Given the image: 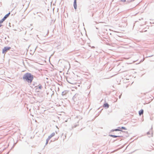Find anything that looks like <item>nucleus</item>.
Wrapping results in <instances>:
<instances>
[{
    "label": "nucleus",
    "mask_w": 154,
    "mask_h": 154,
    "mask_svg": "<svg viewBox=\"0 0 154 154\" xmlns=\"http://www.w3.org/2000/svg\"><path fill=\"white\" fill-rule=\"evenodd\" d=\"M23 79L24 81L31 83L33 80V76L31 74L27 73L23 75Z\"/></svg>",
    "instance_id": "nucleus-1"
},
{
    "label": "nucleus",
    "mask_w": 154,
    "mask_h": 154,
    "mask_svg": "<svg viewBox=\"0 0 154 154\" xmlns=\"http://www.w3.org/2000/svg\"><path fill=\"white\" fill-rule=\"evenodd\" d=\"M11 49L10 47H5L3 48L2 50V53L3 54H5L9 50Z\"/></svg>",
    "instance_id": "nucleus-2"
},
{
    "label": "nucleus",
    "mask_w": 154,
    "mask_h": 154,
    "mask_svg": "<svg viewBox=\"0 0 154 154\" xmlns=\"http://www.w3.org/2000/svg\"><path fill=\"white\" fill-rule=\"evenodd\" d=\"M76 0H75L74 2V7L75 9L77 8V5L76 4Z\"/></svg>",
    "instance_id": "nucleus-3"
},
{
    "label": "nucleus",
    "mask_w": 154,
    "mask_h": 154,
    "mask_svg": "<svg viewBox=\"0 0 154 154\" xmlns=\"http://www.w3.org/2000/svg\"><path fill=\"white\" fill-rule=\"evenodd\" d=\"M109 105L107 103H105L103 105V107H105L106 108H108L109 107Z\"/></svg>",
    "instance_id": "nucleus-4"
},
{
    "label": "nucleus",
    "mask_w": 154,
    "mask_h": 154,
    "mask_svg": "<svg viewBox=\"0 0 154 154\" xmlns=\"http://www.w3.org/2000/svg\"><path fill=\"white\" fill-rule=\"evenodd\" d=\"M143 109H141L139 112V114L140 116L143 114Z\"/></svg>",
    "instance_id": "nucleus-5"
},
{
    "label": "nucleus",
    "mask_w": 154,
    "mask_h": 154,
    "mask_svg": "<svg viewBox=\"0 0 154 154\" xmlns=\"http://www.w3.org/2000/svg\"><path fill=\"white\" fill-rule=\"evenodd\" d=\"M55 135L54 133H52L49 137L50 138H51L52 137L54 136Z\"/></svg>",
    "instance_id": "nucleus-6"
},
{
    "label": "nucleus",
    "mask_w": 154,
    "mask_h": 154,
    "mask_svg": "<svg viewBox=\"0 0 154 154\" xmlns=\"http://www.w3.org/2000/svg\"><path fill=\"white\" fill-rule=\"evenodd\" d=\"M110 136L111 137H121V136H116V135H110Z\"/></svg>",
    "instance_id": "nucleus-7"
},
{
    "label": "nucleus",
    "mask_w": 154,
    "mask_h": 154,
    "mask_svg": "<svg viewBox=\"0 0 154 154\" xmlns=\"http://www.w3.org/2000/svg\"><path fill=\"white\" fill-rule=\"evenodd\" d=\"M119 128H120V129H123V130H126V128L125 127H122L121 128H120L119 127Z\"/></svg>",
    "instance_id": "nucleus-8"
},
{
    "label": "nucleus",
    "mask_w": 154,
    "mask_h": 154,
    "mask_svg": "<svg viewBox=\"0 0 154 154\" xmlns=\"http://www.w3.org/2000/svg\"><path fill=\"white\" fill-rule=\"evenodd\" d=\"M10 13L9 12L7 14H6L5 16L7 18L8 17L9 15L10 14Z\"/></svg>",
    "instance_id": "nucleus-9"
},
{
    "label": "nucleus",
    "mask_w": 154,
    "mask_h": 154,
    "mask_svg": "<svg viewBox=\"0 0 154 154\" xmlns=\"http://www.w3.org/2000/svg\"><path fill=\"white\" fill-rule=\"evenodd\" d=\"M5 20L3 18L0 21V23H2Z\"/></svg>",
    "instance_id": "nucleus-10"
},
{
    "label": "nucleus",
    "mask_w": 154,
    "mask_h": 154,
    "mask_svg": "<svg viewBox=\"0 0 154 154\" xmlns=\"http://www.w3.org/2000/svg\"><path fill=\"white\" fill-rule=\"evenodd\" d=\"M114 131H121V129H116Z\"/></svg>",
    "instance_id": "nucleus-11"
},
{
    "label": "nucleus",
    "mask_w": 154,
    "mask_h": 154,
    "mask_svg": "<svg viewBox=\"0 0 154 154\" xmlns=\"http://www.w3.org/2000/svg\"><path fill=\"white\" fill-rule=\"evenodd\" d=\"M7 18L6 17H5V16L3 18V19H4V20H5Z\"/></svg>",
    "instance_id": "nucleus-12"
},
{
    "label": "nucleus",
    "mask_w": 154,
    "mask_h": 154,
    "mask_svg": "<svg viewBox=\"0 0 154 154\" xmlns=\"http://www.w3.org/2000/svg\"><path fill=\"white\" fill-rule=\"evenodd\" d=\"M121 1L123 2H125V0H121Z\"/></svg>",
    "instance_id": "nucleus-13"
},
{
    "label": "nucleus",
    "mask_w": 154,
    "mask_h": 154,
    "mask_svg": "<svg viewBox=\"0 0 154 154\" xmlns=\"http://www.w3.org/2000/svg\"><path fill=\"white\" fill-rule=\"evenodd\" d=\"M64 92H63V93H62V94L63 95H65V94H63Z\"/></svg>",
    "instance_id": "nucleus-14"
}]
</instances>
